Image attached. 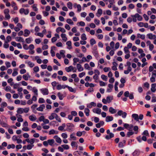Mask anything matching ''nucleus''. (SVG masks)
I'll return each instance as SVG.
<instances>
[{"instance_id": "13", "label": "nucleus", "mask_w": 156, "mask_h": 156, "mask_svg": "<svg viewBox=\"0 0 156 156\" xmlns=\"http://www.w3.org/2000/svg\"><path fill=\"white\" fill-rule=\"evenodd\" d=\"M45 108V105L44 104H42L40 105L39 107L37 108L36 109L38 111H42Z\"/></svg>"}, {"instance_id": "63", "label": "nucleus", "mask_w": 156, "mask_h": 156, "mask_svg": "<svg viewBox=\"0 0 156 156\" xmlns=\"http://www.w3.org/2000/svg\"><path fill=\"white\" fill-rule=\"evenodd\" d=\"M129 49L128 47H126V46L124 48V53L125 54L130 53V52L129 50Z\"/></svg>"}, {"instance_id": "42", "label": "nucleus", "mask_w": 156, "mask_h": 156, "mask_svg": "<svg viewBox=\"0 0 156 156\" xmlns=\"http://www.w3.org/2000/svg\"><path fill=\"white\" fill-rule=\"evenodd\" d=\"M58 132L55 131L54 129H51L50 130L49 132V135L54 134H58Z\"/></svg>"}, {"instance_id": "9", "label": "nucleus", "mask_w": 156, "mask_h": 156, "mask_svg": "<svg viewBox=\"0 0 156 156\" xmlns=\"http://www.w3.org/2000/svg\"><path fill=\"white\" fill-rule=\"evenodd\" d=\"M30 77L31 76L28 73H27L26 74H24L23 76V79L26 81L28 80L30 78Z\"/></svg>"}, {"instance_id": "24", "label": "nucleus", "mask_w": 156, "mask_h": 156, "mask_svg": "<svg viewBox=\"0 0 156 156\" xmlns=\"http://www.w3.org/2000/svg\"><path fill=\"white\" fill-rule=\"evenodd\" d=\"M113 118L112 116H108L105 119V121L106 122H108L113 120Z\"/></svg>"}, {"instance_id": "49", "label": "nucleus", "mask_w": 156, "mask_h": 156, "mask_svg": "<svg viewBox=\"0 0 156 156\" xmlns=\"http://www.w3.org/2000/svg\"><path fill=\"white\" fill-rule=\"evenodd\" d=\"M13 80V79L12 78H10L8 79L7 82L8 83H10V86H12L13 84V83L12 82Z\"/></svg>"}, {"instance_id": "57", "label": "nucleus", "mask_w": 156, "mask_h": 156, "mask_svg": "<svg viewBox=\"0 0 156 156\" xmlns=\"http://www.w3.org/2000/svg\"><path fill=\"white\" fill-rule=\"evenodd\" d=\"M67 6L68 8L70 9H72V4L70 2H69L67 4Z\"/></svg>"}, {"instance_id": "45", "label": "nucleus", "mask_w": 156, "mask_h": 156, "mask_svg": "<svg viewBox=\"0 0 156 156\" xmlns=\"http://www.w3.org/2000/svg\"><path fill=\"white\" fill-rule=\"evenodd\" d=\"M142 135L145 136H149V133H148V131L147 130H144V132L142 133Z\"/></svg>"}, {"instance_id": "5", "label": "nucleus", "mask_w": 156, "mask_h": 156, "mask_svg": "<svg viewBox=\"0 0 156 156\" xmlns=\"http://www.w3.org/2000/svg\"><path fill=\"white\" fill-rule=\"evenodd\" d=\"M40 90L43 95H47L49 94V91L47 88H43L40 89Z\"/></svg>"}, {"instance_id": "62", "label": "nucleus", "mask_w": 156, "mask_h": 156, "mask_svg": "<svg viewBox=\"0 0 156 156\" xmlns=\"http://www.w3.org/2000/svg\"><path fill=\"white\" fill-rule=\"evenodd\" d=\"M79 60L78 58H74L73 59V65H75L76 63V62H79Z\"/></svg>"}, {"instance_id": "22", "label": "nucleus", "mask_w": 156, "mask_h": 156, "mask_svg": "<svg viewBox=\"0 0 156 156\" xmlns=\"http://www.w3.org/2000/svg\"><path fill=\"white\" fill-rule=\"evenodd\" d=\"M74 68L72 66H70L68 67H66L65 68V70L67 72H69L72 71Z\"/></svg>"}, {"instance_id": "40", "label": "nucleus", "mask_w": 156, "mask_h": 156, "mask_svg": "<svg viewBox=\"0 0 156 156\" xmlns=\"http://www.w3.org/2000/svg\"><path fill=\"white\" fill-rule=\"evenodd\" d=\"M66 45L68 46L67 48L69 49H70L72 48V43L70 41H68L66 43Z\"/></svg>"}, {"instance_id": "46", "label": "nucleus", "mask_w": 156, "mask_h": 156, "mask_svg": "<svg viewBox=\"0 0 156 156\" xmlns=\"http://www.w3.org/2000/svg\"><path fill=\"white\" fill-rule=\"evenodd\" d=\"M84 67L85 69L90 70L91 69V68L89 66V65L88 63H86L84 65Z\"/></svg>"}, {"instance_id": "19", "label": "nucleus", "mask_w": 156, "mask_h": 156, "mask_svg": "<svg viewBox=\"0 0 156 156\" xmlns=\"http://www.w3.org/2000/svg\"><path fill=\"white\" fill-rule=\"evenodd\" d=\"M76 67L78 71L79 72H81L83 70V68L80 64H77L76 65Z\"/></svg>"}, {"instance_id": "50", "label": "nucleus", "mask_w": 156, "mask_h": 156, "mask_svg": "<svg viewBox=\"0 0 156 156\" xmlns=\"http://www.w3.org/2000/svg\"><path fill=\"white\" fill-rule=\"evenodd\" d=\"M109 4L108 5V8H111L113 6L112 5H114L113 4L115 2L111 0H109Z\"/></svg>"}, {"instance_id": "27", "label": "nucleus", "mask_w": 156, "mask_h": 156, "mask_svg": "<svg viewBox=\"0 0 156 156\" xmlns=\"http://www.w3.org/2000/svg\"><path fill=\"white\" fill-rule=\"evenodd\" d=\"M24 33L23 34V36L25 37L28 36L30 33V31L27 29H25L24 31Z\"/></svg>"}, {"instance_id": "52", "label": "nucleus", "mask_w": 156, "mask_h": 156, "mask_svg": "<svg viewBox=\"0 0 156 156\" xmlns=\"http://www.w3.org/2000/svg\"><path fill=\"white\" fill-rule=\"evenodd\" d=\"M19 117H17V121L19 122H22L23 121V119L22 118V115H19Z\"/></svg>"}, {"instance_id": "35", "label": "nucleus", "mask_w": 156, "mask_h": 156, "mask_svg": "<svg viewBox=\"0 0 156 156\" xmlns=\"http://www.w3.org/2000/svg\"><path fill=\"white\" fill-rule=\"evenodd\" d=\"M71 145L73 148L76 147V149H77V144L76 142L75 141H72L71 143Z\"/></svg>"}, {"instance_id": "12", "label": "nucleus", "mask_w": 156, "mask_h": 156, "mask_svg": "<svg viewBox=\"0 0 156 156\" xmlns=\"http://www.w3.org/2000/svg\"><path fill=\"white\" fill-rule=\"evenodd\" d=\"M66 126L68 129L71 130L74 127V125L72 123H68L66 124Z\"/></svg>"}, {"instance_id": "39", "label": "nucleus", "mask_w": 156, "mask_h": 156, "mask_svg": "<svg viewBox=\"0 0 156 156\" xmlns=\"http://www.w3.org/2000/svg\"><path fill=\"white\" fill-rule=\"evenodd\" d=\"M135 16L138 21H141L143 19L142 17L138 13L135 14Z\"/></svg>"}, {"instance_id": "38", "label": "nucleus", "mask_w": 156, "mask_h": 156, "mask_svg": "<svg viewBox=\"0 0 156 156\" xmlns=\"http://www.w3.org/2000/svg\"><path fill=\"white\" fill-rule=\"evenodd\" d=\"M82 58L81 60L80 61V62H79V63H81L83 62H89V60H87V59L86 58V57H83Z\"/></svg>"}, {"instance_id": "56", "label": "nucleus", "mask_w": 156, "mask_h": 156, "mask_svg": "<svg viewBox=\"0 0 156 156\" xmlns=\"http://www.w3.org/2000/svg\"><path fill=\"white\" fill-rule=\"evenodd\" d=\"M66 21L67 23L69 24L73 25V22L71 19H67Z\"/></svg>"}, {"instance_id": "30", "label": "nucleus", "mask_w": 156, "mask_h": 156, "mask_svg": "<svg viewBox=\"0 0 156 156\" xmlns=\"http://www.w3.org/2000/svg\"><path fill=\"white\" fill-rule=\"evenodd\" d=\"M113 86L112 84H108V88L107 89V91L108 92H110L112 91V89L113 88Z\"/></svg>"}, {"instance_id": "11", "label": "nucleus", "mask_w": 156, "mask_h": 156, "mask_svg": "<svg viewBox=\"0 0 156 156\" xmlns=\"http://www.w3.org/2000/svg\"><path fill=\"white\" fill-rule=\"evenodd\" d=\"M87 105L88 108H90L93 107H95L96 105V104L94 102H92L90 103L87 104Z\"/></svg>"}, {"instance_id": "28", "label": "nucleus", "mask_w": 156, "mask_h": 156, "mask_svg": "<svg viewBox=\"0 0 156 156\" xmlns=\"http://www.w3.org/2000/svg\"><path fill=\"white\" fill-rule=\"evenodd\" d=\"M32 91L34 93V95L36 96H37L38 95V90L36 87H33L32 89Z\"/></svg>"}, {"instance_id": "64", "label": "nucleus", "mask_w": 156, "mask_h": 156, "mask_svg": "<svg viewBox=\"0 0 156 156\" xmlns=\"http://www.w3.org/2000/svg\"><path fill=\"white\" fill-rule=\"evenodd\" d=\"M131 17L132 19V21L134 22H136V17L135 16V14L134 15H132Z\"/></svg>"}, {"instance_id": "61", "label": "nucleus", "mask_w": 156, "mask_h": 156, "mask_svg": "<svg viewBox=\"0 0 156 156\" xmlns=\"http://www.w3.org/2000/svg\"><path fill=\"white\" fill-rule=\"evenodd\" d=\"M86 132L84 131L82 132L78 131L76 133V136H82L83 133H85Z\"/></svg>"}, {"instance_id": "29", "label": "nucleus", "mask_w": 156, "mask_h": 156, "mask_svg": "<svg viewBox=\"0 0 156 156\" xmlns=\"http://www.w3.org/2000/svg\"><path fill=\"white\" fill-rule=\"evenodd\" d=\"M34 59L36 60L38 64H41L42 63L41 60L39 56H36L35 57Z\"/></svg>"}, {"instance_id": "23", "label": "nucleus", "mask_w": 156, "mask_h": 156, "mask_svg": "<svg viewBox=\"0 0 156 156\" xmlns=\"http://www.w3.org/2000/svg\"><path fill=\"white\" fill-rule=\"evenodd\" d=\"M104 122L103 121H101L99 123L96 124V126L97 128H100L101 126L104 125Z\"/></svg>"}, {"instance_id": "59", "label": "nucleus", "mask_w": 156, "mask_h": 156, "mask_svg": "<svg viewBox=\"0 0 156 156\" xmlns=\"http://www.w3.org/2000/svg\"><path fill=\"white\" fill-rule=\"evenodd\" d=\"M140 154V151L138 150H136L133 153V155H139Z\"/></svg>"}, {"instance_id": "47", "label": "nucleus", "mask_w": 156, "mask_h": 156, "mask_svg": "<svg viewBox=\"0 0 156 156\" xmlns=\"http://www.w3.org/2000/svg\"><path fill=\"white\" fill-rule=\"evenodd\" d=\"M65 51L64 50H61L60 51V54L62 57L64 58L65 57Z\"/></svg>"}, {"instance_id": "26", "label": "nucleus", "mask_w": 156, "mask_h": 156, "mask_svg": "<svg viewBox=\"0 0 156 156\" xmlns=\"http://www.w3.org/2000/svg\"><path fill=\"white\" fill-rule=\"evenodd\" d=\"M61 37L62 38V40L66 42L67 41V38L65 34L63 33L61 34Z\"/></svg>"}, {"instance_id": "54", "label": "nucleus", "mask_w": 156, "mask_h": 156, "mask_svg": "<svg viewBox=\"0 0 156 156\" xmlns=\"http://www.w3.org/2000/svg\"><path fill=\"white\" fill-rule=\"evenodd\" d=\"M65 126V124H63L62 126H60L58 127V129L60 131H62L64 129Z\"/></svg>"}, {"instance_id": "15", "label": "nucleus", "mask_w": 156, "mask_h": 156, "mask_svg": "<svg viewBox=\"0 0 156 156\" xmlns=\"http://www.w3.org/2000/svg\"><path fill=\"white\" fill-rule=\"evenodd\" d=\"M29 119L32 121H35L37 119L36 116L34 115H31L29 116Z\"/></svg>"}, {"instance_id": "33", "label": "nucleus", "mask_w": 156, "mask_h": 156, "mask_svg": "<svg viewBox=\"0 0 156 156\" xmlns=\"http://www.w3.org/2000/svg\"><path fill=\"white\" fill-rule=\"evenodd\" d=\"M17 112L18 114H22L24 112L23 108H18L17 110Z\"/></svg>"}, {"instance_id": "2", "label": "nucleus", "mask_w": 156, "mask_h": 156, "mask_svg": "<svg viewBox=\"0 0 156 156\" xmlns=\"http://www.w3.org/2000/svg\"><path fill=\"white\" fill-rule=\"evenodd\" d=\"M77 113L76 112L73 111L70 112V114L68 115L67 118L69 120H72L73 116H76Z\"/></svg>"}, {"instance_id": "7", "label": "nucleus", "mask_w": 156, "mask_h": 156, "mask_svg": "<svg viewBox=\"0 0 156 156\" xmlns=\"http://www.w3.org/2000/svg\"><path fill=\"white\" fill-rule=\"evenodd\" d=\"M147 36L148 38L150 40L155 39L156 38V36L153 34L152 33H149L147 35Z\"/></svg>"}, {"instance_id": "36", "label": "nucleus", "mask_w": 156, "mask_h": 156, "mask_svg": "<svg viewBox=\"0 0 156 156\" xmlns=\"http://www.w3.org/2000/svg\"><path fill=\"white\" fill-rule=\"evenodd\" d=\"M113 97L112 96H108L106 98V101H107L108 103H110L113 100Z\"/></svg>"}, {"instance_id": "1", "label": "nucleus", "mask_w": 156, "mask_h": 156, "mask_svg": "<svg viewBox=\"0 0 156 156\" xmlns=\"http://www.w3.org/2000/svg\"><path fill=\"white\" fill-rule=\"evenodd\" d=\"M54 118H55L58 122H61V119L58 115L55 113H52L49 116L48 119L50 120H51L54 119Z\"/></svg>"}, {"instance_id": "31", "label": "nucleus", "mask_w": 156, "mask_h": 156, "mask_svg": "<svg viewBox=\"0 0 156 156\" xmlns=\"http://www.w3.org/2000/svg\"><path fill=\"white\" fill-rule=\"evenodd\" d=\"M48 144L50 146H53L55 142L54 140L53 139H49L48 140Z\"/></svg>"}, {"instance_id": "43", "label": "nucleus", "mask_w": 156, "mask_h": 156, "mask_svg": "<svg viewBox=\"0 0 156 156\" xmlns=\"http://www.w3.org/2000/svg\"><path fill=\"white\" fill-rule=\"evenodd\" d=\"M18 69H14V71L12 73V76H15L18 74V72H17Z\"/></svg>"}, {"instance_id": "44", "label": "nucleus", "mask_w": 156, "mask_h": 156, "mask_svg": "<svg viewBox=\"0 0 156 156\" xmlns=\"http://www.w3.org/2000/svg\"><path fill=\"white\" fill-rule=\"evenodd\" d=\"M33 39L32 37H30L28 38H27L25 40L26 42L28 44H30L31 43Z\"/></svg>"}, {"instance_id": "34", "label": "nucleus", "mask_w": 156, "mask_h": 156, "mask_svg": "<svg viewBox=\"0 0 156 156\" xmlns=\"http://www.w3.org/2000/svg\"><path fill=\"white\" fill-rule=\"evenodd\" d=\"M86 108L84 109V113H85L86 115L88 116L89 115L90 110L88 108Z\"/></svg>"}, {"instance_id": "20", "label": "nucleus", "mask_w": 156, "mask_h": 156, "mask_svg": "<svg viewBox=\"0 0 156 156\" xmlns=\"http://www.w3.org/2000/svg\"><path fill=\"white\" fill-rule=\"evenodd\" d=\"M132 118H133L136 121H139V115L136 114H133L132 115Z\"/></svg>"}, {"instance_id": "14", "label": "nucleus", "mask_w": 156, "mask_h": 156, "mask_svg": "<svg viewBox=\"0 0 156 156\" xmlns=\"http://www.w3.org/2000/svg\"><path fill=\"white\" fill-rule=\"evenodd\" d=\"M112 65L113 66L112 67V69L114 71L117 70V67L118 66L117 63L115 62H113L112 63Z\"/></svg>"}, {"instance_id": "60", "label": "nucleus", "mask_w": 156, "mask_h": 156, "mask_svg": "<svg viewBox=\"0 0 156 156\" xmlns=\"http://www.w3.org/2000/svg\"><path fill=\"white\" fill-rule=\"evenodd\" d=\"M35 35L41 37H43L44 36V34L42 33H35Z\"/></svg>"}, {"instance_id": "51", "label": "nucleus", "mask_w": 156, "mask_h": 156, "mask_svg": "<svg viewBox=\"0 0 156 156\" xmlns=\"http://www.w3.org/2000/svg\"><path fill=\"white\" fill-rule=\"evenodd\" d=\"M101 78L102 80L105 81H107L108 80L107 76L104 74L101 75Z\"/></svg>"}, {"instance_id": "55", "label": "nucleus", "mask_w": 156, "mask_h": 156, "mask_svg": "<svg viewBox=\"0 0 156 156\" xmlns=\"http://www.w3.org/2000/svg\"><path fill=\"white\" fill-rule=\"evenodd\" d=\"M96 42L95 39L94 38L91 39L90 40V43L91 45L92 46L96 44Z\"/></svg>"}, {"instance_id": "16", "label": "nucleus", "mask_w": 156, "mask_h": 156, "mask_svg": "<svg viewBox=\"0 0 156 156\" xmlns=\"http://www.w3.org/2000/svg\"><path fill=\"white\" fill-rule=\"evenodd\" d=\"M25 63L27 64L28 66L30 68H32L34 66V64L30 61H26Z\"/></svg>"}, {"instance_id": "6", "label": "nucleus", "mask_w": 156, "mask_h": 156, "mask_svg": "<svg viewBox=\"0 0 156 156\" xmlns=\"http://www.w3.org/2000/svg\"><path fill=\"white\" fill-rule=\"evenodd\" d=\"M54 138L55 140V141L58 144H61L62 142V140L57 135H55L53 137Z\"/></svg>"}, {"instance_id": "41", "label": "nucleus", "mask_w": 156, "mask_h": 156, "mask_svg": "<svg viewBox=\"0 0 156 156\" xmlns=\"http://www.w3.org/2000/svg\"><path fill=\"white\" fill-rule=\"evenodd\" d=\"M62 146L63 147L64 150H67L69 148V146L67 144H62Z\"/></svg>"}, {"instance_id": "48", "label": "nucleus", "mask_w": 156, "mask_h": 156, "mask_svg": "<svg viewBox=\"0 0 156 156\" xmlns=\"http://www.w3.org/2000/svg\"><path fill=\"white\" fill-rule=\"evenodd\" d=\"M15 147V144H8L7 147L8 149H10V148L14 149Z\"/></svg>"}, {"instance_id": "53", "label": "nucleus", "mask_w": 156, "mask_h": 156, "mask_svg": "<svg viewBox=\"0 0 156 156\" xmlns=\"http://www.w3.org/2000/svg\"><path fill=\"white\" fill-rule=\"evenodd\" d=\"M81 39L84 41H85L87 39L86 36L85 34H83L81 35Z\"/></svg>"}, {"instance_id": "4", "label": "nucleus", "mask_w": 156, "mask_h": 156, "mask_svg": "<svg viewBox=\"0 0 156 156\" xmlns=\"http://www.w3.org/2000/svg\"><path fill=\"white\" fill-rule=\"evenodd\" d=\"M94 75L93 76V78L95 80H98L99 76L100 74V73L99 71L97 69H95L94 70Z\"/></svg>"}, {"instance_id": "21", "label": "nucleus", "mask_w": 156, "mask_h": 156, "mask_svg": "<svg viewBox=\"0 0 156 156\" xmlns=\"http://www.w3.org/2000/svg\"><path fill=\"white\" fill-rule=\"evenodd\" d=\"M102 14V10L101 9H98L97 13H96V15L98 17H100Z\"/></svg>"}, {"instance_id": "18", "label": "nucleus", "mask_w": 156, "mask_h": 156, "mask_svg": "<svg viewBox=\"0 0 156 156\" xmlns=\"http://www.w3.org/2000/svg\"><path fill=\"white\" fill-rule=\"evenodd\" d=\"M156 84L153 83L151 85V91L153 92H154L156 90Z\"/></svg>"}, {"instance_id": "10", "label": "nucleus", "mask_w": 156, "mask_h": 156, "mask_svg": "<svg viewBox=\"0 0 156 156\" xmlns=\"http://www.w3.org/2000/svg\"><path fill=\"white\" fill-rule=\"evenodd\" d=\"M55 49L56 47L55 46H52L51 48L50 53L52 57H54L55 56V53L54 51L55 50Z\"/></svg>"}, {"instance_id": "32", "label": "nucleus", "mask_w": 156, "mask_h": 156, "mask_svg": "<svg viewBox=\"0 0 156 156\" xmlns=\"http://www.w3.org/2000/svg\"><path fill=\"white\" fill-rule=\"evenodd\" d=\"M57 95L60 100H62L64 98L63 94L60 92L58 93Z\"/></svg>"}, {"instance_id": "17", "label": "nucleus", "mask_w": 156, "mask_h": 156, "mask_svg": "<svg viewBox=\"0 0 156 156\" xmlns=\"http://www.w3.org/2000/svg\"><path fill=\"white\" fill-rule=\"evenodd\" d=\"M126 142V141L125 140H123L122 141L120 142L118 144V146L119 147H123L124 146Z\"/></svg>"}, {"instance_id": "8", "label": "nucleus", "mask_w": 156, "mask_h": 156, "mask_svg": "<svg viewBox=\"0 0 156 156\" xmlns=\"http://www.w3.org/2000/svg\"><path fill=\"white\" fill-rule=\"evenodd\" d=\"M93 112L98 114H100L101 112V110L98 108H94L92 110Z\"/></svg>"}, {"instance_id": "3", "label": "nucleus", "mask_w": 156, "mask_h": 156, "mask_svg": "<svg viewBox=\"0 0 156 156\" xmlns=\"http://www.w3.org/2000/svg\"><path fill=\"white\" fill-rule=\"evenodd\" d=\"M19 12L21 14H24L25 15H27L29 13V10L27 9H25L23 8H21L19 10Z\"/></svg>"}, {"instance_id": "25", "label": "nucleus", "mask_w": 156, "mask_h": 156, "mask_svg": "<svg viewBox=\"0 0 156 156\" xmlns=\"http://www.w3.org/2000/svg\"><path fill=\"white\" fill-rule=\"evenodd\" d=\"M109 112L113 114L115 113L116 112V110L114 109L112 107H110L109 108Z\"/></svg>"}, {"instance_id": "37", "label": "nucleus", "mask_w": 156, "mask_h": 156, "mask_svg": "<svg viewBox=\"0 0 156 156\" xmlns=\"http://www.w3.org/2000/svg\"><path fill=\"white\" fill-rule=\"evenodd\" d=\"M16 40L18 42H23V39L21 37H15Z\"/></svg>"}, {"instance_id": "58", "label": "nucleus", "mask_w": 156, "mask_h": 156, "mask_svg": "<svg viewBox=\"0 0 156 156\" xmlns=\"http://www.w3.org/2000/svg\"><path fill=\"white\" fill-rule=\"evenodd\" d=\"M45 101L43 98H40L38 100V103L40 104H42L45 103Z\"/></svg>"}]
</instances>
